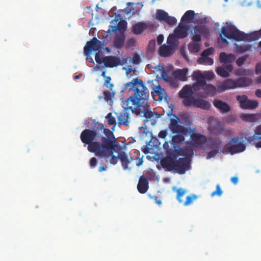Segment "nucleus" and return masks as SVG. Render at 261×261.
Here are the masks:
<instances>
[{
    "mask_svg": "<svg viewBox=\"0 0 261 261\" xmlns=\"http://www.w3.org/2000/svg\"><path fill=\"white\" fill-rule=\"evenodd\" d=\"M178 39L184 38L187 36V30L186 28L181 26L180 24L174 30L173 32Z\"/></svg>",
    "mask_w": 261,
    "mask_h": 261,
    "instance_id": "obj_29",
    "label": "nucleus"
},
{
    "mask_svg": "<svg viewBox=\"0 0 261 261\" xmlns=\"http://www.w3.org/2000/svg\"><path fill=\"white\" fill-rule=\"evenodd\" d=\"M186 106H192L194 107L200 108L203 110H208L210 108V103L206 100L198 98H191L186 100Z\"/></svg>",
    "mask_w": 261,
    "mask_h": 261,
    "instance_id": "obj_10",
    "label": "nucleus"
},
{
    "mask_svg": "<svg viewBox=\"0 0 261 261\" xmlns=\"http://www.w3.org/2000/svg\"><path fill=\"white\" fill-rule=\"evenodd\" d=\"M186 192V190L182 188H179L176 190V199L179 203H183L184 201L182 197Z\"/></svg>",
    "mask_w": 261,
    "mask_h": 261,
    "instance_id": "obj_38",
    "label": "nucleus"
},
{
    "mask_svg": "<svg viewBox=\"0 0 261 261\" xmlns=\"http://www.w3.org/2000/svg\"><path fill=\"white\" fill-rule=\"evenodd\" d=\"M255 95L259 98H261V90L257 89L255 91Z\"/></svg>",
    "mask_w": 261,
    "mask_h": 261,
    "instance_id": "obj_61",
    "label": "nucleus"
},
{
    "mask_svg": "<svg viewBox=\"0 0 261 261\" xmlns=\"http://www.w3.org/2000/svg\"><path fill=\"white\" fill-rule=\"evenodd\" d=\"M105 67L113 68L121 64V60L118 57L109 56L104 57L103 62Z\"/></svg>",
    "mask_w": 261,
    "mask_h": 261,
    "instance_id": "obj_16",
    "label": "nucleus"
},
{
    "mask_svg": "<svg viewBox=\"0 0 261 261\" xmlns=\"http://www.w3.org/2000/svg\"><path fill=\"white\" fill-rule=\"evenodd\" d=\"M155 19L160 22H165L169 25H174L177 22L175 17L169 16L167 12L161 9L156 10Z\"/></svg>",
    "mask_w": 261,
    "mask_h": 261,
    "instance_id": "obj_9",
    "label": "nucleus"
},
{
    "mask_svg": "<svg viewBox=\"0 0 261 261\" xmlns=\"http://www.w3.org/2000/svg\"><path fill=\"white\" fill-rule=\"evenodd\" d=\"M220 37L221 38V41L222 42V43H224V44H228V42L227 41V40L225 39V38H224L222 37V34L221 33L220 34Z\"/></svg>",
    "mask_w": 261,
    "mask_h": 261,
    "instance_id": "obj_63",
    "label": "nucleus"
},
{
    "mask_svg": "<svg viewBox=\"0 0 261 261\" xmlns=\"http://www.w3.org/2000/svg\"><path fill=\"white\" fill-rule=\"evenodd\" d=\"M124 43V38L123 36H118L115 38L114 41L115 46L117 48H121Z\"/></svg>",
    "mask_w": 261,
    "mask_h": 261,
    "instance_id": "obj_43",
    "label": "nucleus"
},
{
    "mask_svg": "<svg viewBox=\"0 0 261 261\" xmlns=\"http://www.w3.org/2000/svg\"><path fill=\"white\" fill-rule=\"evenodd\" d=\"M192 76L193 80L197 81L196 83L191 86L192 89V91H198L202 89L203 85L205 83V81L203 80V78H202V72L199 70L194 71Z\"/></svg>",
    "mask_w": 261,
    "mask_h": 261,
    "instance_id": "obj_13",
    "label": "nucleus"
},
{
    "mask_svg": "<svg viewBox=\"0 0 261 261\" xmlns=\"http://www.w3.org/2000/svg\"><path fill=\"white\" fill-rule=\"evenodd\" d=\"M231 181L234 185H236L238 182V178L237 176H233L231 178Z\"/></svg>",
    "mask_w": 261,
    "mask_h": 261,
    "instance_id": "obj_60",
    "label": "nucleus"
},
{
    "mask_svg": "<svg viewBox=\"0 0 261 261\" xmlns=\"http://www.w3.org/2000/svg\"><path fill=\"white\" fill-rule=\"evenodd\" d=\"M97 163V160L95 157H93L90 159V165L91 167H95Z\"/></svg>",
    "mask_w": 261,
    "mask_h": 261,
    "instance_id": "obj_54",
    "label": "nucleus"
},
{
    "mask_svg": "<svg viewBox=\"0 0 261 261\" xmlns=\"http://www.w3.org/2000/svg\"><path fill=\"white\" fill-rule=\"evenodd\" d=\"M195 33L208 36L210 34L208 29L204 25H197L194 27Z\"/></svg>",
    "mask_w": 261,
    "mask_h": 261,
    "instance_id": "obj_32",
    "label": "nucleus"
},
{
    "mask_svg": "<svg viewBox=\"0 0 261 261\" xmlns=\"http://www.w3.org/2000/svg\"><path fill=\"white\" fill-rule=\"evenodd\" d=\"M154 200L155 201V202L158 204V205H160L162 203V201L161 200H160L158 196H155L154 197Z\"/></svg>",
    "mask_w": 261,
    "mask_h": 261,
    "instance_id": "obj_62",
    "label": "nucleus"
},
{
    "mask_svg": "<svg viewBox=\"0 0 261 261\" xmlns=\"http://www.w3.org/2000/svg\"><path fill=\"white\" fill-rule=\"evenodd\" d=\"M164 149L166 151V156L161 161L162 167L167 171H174L176 159L178 156L177 149L170 148L169 143L165 142L163 145Z\"/></svg>",
    "mask_w": 261,
    "mask_h": 261,
    "instance_id": "obj_3",
    "label": "nucleus"
},
{
    "mask_svg": "<svg viewBox=\"0 0 261 261\" xmlns=\"http://www.w3.org/2000/svg\"><path fill=\"white\" fill-rule=\"evenodd\" d=\"M235 83H236V88H237L249 86L252 84V81L249 77H241L235 81Z\"/></svg>",
    "mask_w": 261,
    "mask_h": 261,
    "instance_id": "obj_25",
    "label": "nucleus"
},
{
    "mask_svg": "<svg viewBox=\"0 0 261 261\" xmlns=\"http://www.w3.org/2000/svg\"><path fill=\"white\" fill-rule=\"evenodd\" d=\"M195 12L193 10H188L185 12L182 16L181 21L184 22L185 21L191 20L194 17Z\"/></svg>",
    "mask_w": 261,
    "mask_h": 261,
    "instance_id": "obj_37",
    "label": "nucleus"
},
{
    "mask_svg": "<svg viewBox=\"0 0 261 261\" xmlns=\"http://www.w3.org/2000/svg\"><path fill=\"white\" fill-rule=\"evenodd\" d=\"M209 130L214 134H220L223 131V126L218 119L211 118L209 119Z\"/></svg>",
    "mask_w": 261,
    "mask_h": 261,
    "instance_id": "obj_14",
    "label": "nucleus"
},
{
    "mask_svg": "<svg viewBox=\"0 0 261 261\" xmlns=\"http://www.w3.org/2000/svg\"><path fill=\"white\" fill-rule=\"evenodd\" d=\"M222 194V191L220 188V185L219 184H218L216 186V190L214 191V192H213L211 194V196L212 197H214L216 195H217L218 196H221Z\"/></svg>",
    "mask_w": 261,
    "mask_h": 261,
    "instance_id": "obj_45",
    "label": "nucleus"
},
{
    "mask_svg": "<svg viewBox=\"0 0 261 261\" xmlns=\"http://www.w3.org/2000/svg\"><path fill=\"white\" fill-rule=\"evenodd\" d=\"M154 93L162 98L166 95V91L164 89L162 88L160 85L154 87L153 89Z\"/></svg>",
    "mask_w": 261,
    "mask_h": 261,
    "instance_id": "obj_42",
    "label": "nucleus"
},
{
    "mask_svg": "<svg viewBox=\"0 0 261 261\" xmlns=\"http://www.w3.org/2000/svg\"><path fill=\"white\" fill-rule=\"evenodd\" d=\"M106 169V167H105L104 166H101L99 167L98 171L99 172H102L103 171H105Z\"/></svg>",
    "mask_w": 261,
    "mask_h": 261,
    "instance_id": "obj_64",
    "label": "nucleus"
},
{
    "mask_svg": "<svg viewBox=\"0 0 261 261\" xmlns=\"http://www.w3.org/2000/svg\"><path fill=\"white\" fill-rule=\"evenodd\" d=\"M214 106L222 113H228L230 110L229 105L221 100H215Z\"/></svg>",
    "mask_w": 261,
    "mask_h": 261,
    "instance_id": "obj_21",
    "label": "nucleus"
},
{
    "mask_svg": "<svg viewBox=\"0 0 261 261\" xmlns=\"http://www.w3.org/2000/svg\"><path fill=\"white\" fill-rule=\"evenodd\" d=\"M197 62L199 64H202L204 65H211L213 64L214 61L213 60L209 57L206 58H199Z\"/></svg>",
    "mask_w": 261,
    "mask_h": 261,
    "instance_id": "obj_41",
    "label": "nucleus"
},
{
    "mask_svg": "<svg viewBox=\"0 0 261 261\" xmlns=\"http://www.w3.org/2000/svg\"><path fill=\"white\" fill-rule=\"evenodd\" d=\"M103 96L105 100L108 102L111 99V93L110 91H105L103 92Z\"/></svg>",
    "mask_w": 261,
    "mask_h": 261,
    "instance_id": "obj_53",
    "label": "nucleus"
},
{
    "mask_svg": "<svg viewBox=\"0 0 261 261\" xmlns=\"http://www.w3.org/2000/svg\"><path fill=\"white\" fill-rule=\"evenodd\" d=\"M193 93L192 89L190 86H185L179 92L178 96L181 98H184L183 100V104L186 106V100L191 98H193L192 95Z\"/></svg>",
    "mask_w": 261,
    "mask_h": 261,
    "instance_id": "obj_18",
    "label": "nucleus"
},
{
    "mask_svg": "<svg viewBox=\"0 0 261 261\" xmlns=\"http://www.w3.org/2000/svg\"><path fill=\"white\" fill-rule=\"evenodd\" d=\"M178 38L173 33L172 34L169 35L167 38V43L168 45H172V47L176 48V46L177 45Z\"/></svg>",
    "mask_w": 261,
    "mask_h": 261,
    "instance_id": "obj_34",
    "label": "nucleus"
},
{
    "mask_svg": "<svg viewBox=\"0 0 261 261\" xmlns=\"http://www.w3.org/2000/svg\"><path fill=\"white\" fill-rule=\"evenodd\" d=\"M201 40V35L198 34H195V35H194L192 38V42H195L199 43Z\"/></svg>",
    "mask_w": 261,
    "mask_h": 261,
    "instance_id": "obj_51",
    "label": "nucleus"
},
{
    "mask_svg": "<svg viewBox=\"0 0 261 261\" xmlns=\"http://www.w3.org/2000/svg\"><path fill=\"white\" fill-rule=\"evenodd\" d=\"M168 115L172 117L170 118V123L168 125V128L172 134L188 133V128L185 127L184 126L179 124L180 120L176 115L173 114L172 113L168 114Z\"/></svg>",
    "mask_w": 261,
    "mask_h": 261,
    "instance_id": "obj_6",
    "label": "nucleus"
},
{
    "mask_svg": "<svg viewBox=\"0 0 261 261\" xmlns=\"http://www.w3.org/2000/svg\"><path fill=\"white\" fill-rule=\"evenodd\" d=\"M200 48V43L195 42H191L188 44V49L191 53H198Z\"/></svg>",
    "mask_w": 261,
    "mask_h": 261,
    "instance_id": "obj_36",
    "label": "nucleus"
},
{
    "mask_svg": "<svg viewBox=\"0 0 261 261\" xmlns=\"http://www.w3.org/2000/svg\"><path fill=\"white\" fill-rule=\"evenodd\" d=\"M237 99L240 102L241 108L244 109L252 110L258 106L257 101L248 100V97L245 95L238 96Z\"/></svg>",
    "mask_w": 261,
    "mask_h": 261,
    "instance_id": "obj_11",
    "label": "nucleus"
},
{
    "mask_svg": "<svg viewBox=\"0 0 261 261\" xmlns=\"http://www.w3.org/2000/svg\"><path fill=\"white\" fill-rule=\"evenodd\" d=\"M118 158L121 162L122 166L124 169H127L128 168V164L130 162L127 155L124 152H122L119 154Z\"/></svg>",
    "mask_w": 261,
    "mask_h": 261,
    "instance_id": "obj_33",
    "label": "nucleus"
},
{
    "mask_svg": "<svg viewBox=\"0 0 261 261\" xmlns=\"http://www.w3.org/2000/svg\"><path fill=\"white\" fill-rule=\"evenodd\" d=\"M147 28V24L143 22H139L133 26V32L135 34H141Z\"/></svg>",
    "mask_w": 261,
    "mask_h": 261,
    "instance_id": "obj_27",
    "label": "nucleus"
},
{
    "mask_svg": "<svg viewBox=\"0 0 261 261\" xmlns=\"http://www.w3.org/2000/svg\"><path fill=\"white\" fill-rule=\"evenodd\" d=\"M198 196L195 194H191L187 196L186 199L184 201L182 204L185 206H188L194 202L197 198Z\"/></svg>",
    "mask_w": 261,
    "mask_h": 261,
    "instance_id": "obj_35",
    "label": "nucleus"
},
{
    "mask_svg": "<svg viewBox=\"0 0 261 261\" xmlns=\"http://www.w3.org/2000/svg\"><path fill=\"white\" fill-rule=\"evenodd\" d=\"M235 81L231 79H226L217 85L219 92H224L227 90L236 88Z\"/></svg>",
    "mask_w": 261,
    "mask_h": 261,
    "instance_id": "obj_15",
    "label": "nucleus"
},
{
    "mask_svg": "<svg viewBox=\"0 0 261 261\" xmlns=\"http://www.w3.org/2000/svg\"><path fill=\"white\" fill-rule=\"evenodd\" d=\"M188 72L187 68L182 69H177L174 72L175 77L181 81H186L187 80V74Z\"/></svg>",
    "mask_w": 261,
    "mask_h": 261,
    "instance_id": "obj_26",
    "label": "nucleus"
},
{
    "mask_svg": "<svg viewBox=\"0 0 261 261\" xmlns=\"http://www.w3.org/2000/svg\"><path fill=\"white\" fill-rule=\"evenodd\" d=\"M190 138L193 144L196 147H200L206 142V138L201 134L192 133Z\"/></svg>",
    "mask_w": 261,
    "mask_h": 261,
    "instance_id": "obj_17",
    "label": "nucleus"
},
{
    "mask_svg": "<svg viewBox=\"0 0 261 261\" xmlns=\"http://www.w3.org/2000/svg\"><path fill=\"white\" fill-rule=\"evenodd\" d=\"M148 187V181L147 179L144 175H142L139 178V182L137 185L138 191L141 194H144L147 192Z\"/></svg>",
    "mask_w": 261,
    "mask_h": 261,
    "instance_id": "obj_19",
    "label": "nucleus"
},
{
    "mask_svg": "<svg viewBox=\"0 0 261 261\" xmlns=\"http://www.w3.org/2000/svg\"><path fill=\"white\" fill-rule=\"evenodd\" d=\"M221 33L226 38L229 39H233L237 41H250V34H246L241 32L233 25L227 27H222L221 29Z\"/></svg>",
    "mask_w": 261,
    "mask_h": 261,
    "instance_id": "obj_5",
    "label": "nucleus"
},
{
    "mask_svg": "<svg viewBox=\"0 0 261 261\" xmlns=\"http://www.w3.org/2000/svg\"><path fill=\"white\" fill-rule=\"evenodd\" d=\"M214 49L213 47H209L207 49H204L201 54L200 58H206L208 56L211 55L213 54Z\"/></svg>",
    "mask_w": 261,
    "mask_h": 261,
    "instance_id": "obj_44",
    "label": "nucleus"
},
{
    "mask_svg": "<svg viewBox=\"0 0 261 261\" xmlns=\"http://www.w3.org/2000/svg\"><path fill=\"white\" fill-rule=\"evenodd\" d=\"M111 78L110 76H107L105 78V84L104 85L106 86L108 88H109L110 90L112 89L113 87V84L111 83Z\"/></svg>",
    "mask_w": 261,
    "mask_h": 261,
    "instance_id": "obj_48",
    "label": "nucleus"
},
{
    "mask_svg": "<svg viewBox=\"0 0 261 261\" xmlns=\"http://www.w3.org/2000/svg\"><path fill=\"white\" fill-rule=\"evenodd\" d=\"M242 119L249 122H255L258 121L261 118V114H244L241 116Z\"/></svg>",
    "mask_w": 261,
    "mask_h": 261,
    "instance_id": "obj_24",
    "label": "nucleus"
},
{
    "mask_svg": "<svg viewBox=\"0 0 261 261\" xmlns=\"http://www.w3.org/2000/svg\"><path fill=\"white\" fill-rule=\"evenodd\" d=\"M190 159L187 157L180 158L176 160L174 171L178 174H183L190 169Z\"/></svg>",
    "mask_w": 261,
    "mask_h": 261,
    "instance_id": "obj_7",
    "label": "nucleus"
},
{
    "mask_svg": "<svg viewBox=\"0 0 261 261\" xmlns=\"http://www.w3.org/2000/svg\"><path fill=\"white\" fill-rule=\"evenodd\" d=\"M202 89L208 95L214 96L217 93V89L214 86L211 84H206V83L203 85Z\"/></svg>",
    "mask_w": 261,
    "mask_h": 261,
    "instance_id": "obj_31",
    "label": "nucleus"
},
{
    "mask_svg": "<svg viewBox=\"0 0 261 261\" xmlns=\"http://www.w3.org/2000/svg\"><path fill=\"white\" fill-rule=\"evenodd\" d=\"M127 22L125 20H120L117 25H111L112 31L116 33L118 31H125L126 29Z\"/></svg>",
    "mask_w": 261,
    "mask_h": 261,
    "instance_id": "obj_30",
    "label": "nucleus"
},
{
    "mask_svg": "<svg viewBox=\"0 0 261 261\" xmlns=\"http://www.w3.org/2000/svg\"><path fill=\"white\" fill-rule=\"evenodd\" d=\"M103 43L96 37H93L91 40L88 41L84 48V52L87 57L90 55L93 50L97 51L95 54V61L98 64L103 63L104 62V57H102L101 52L103 48Z\"/></svg>",
    "mask_w": 261,
    "mask_h": 261,
    "instance_id": "obj_4",
    "label": "nucleus"
},
{
    "mask_svg": "<svg viewBox=\"0 0 261 261\" xmlns=\"http://www.w3.org/2000/svg\"><path fill=\"white\" fill-rule=\"evenodd\" d=\"M136 41L134 38L129 39L127 41V46L128 47L135 46L136 45Z\"/></svg>",
    "mask_w": 261,
    "mask_h": 261,
    "instance_id": "obj_52",
    "label": "nucleus"
},
{
    "mask_svg": "<svg viewBox=\"0 0 261 261\" xmlns=\"http://www.w3.org/2000/svg\"><path fill=\"white\" fill-rule=\"evenodd\" d=\"M223 67H224L225 70L228 72H231L232 70V66L230 64L225 65Z\"/></svg>",
    "mask_w": 261,
    "mask_h": 261,
    "instance_id": "obj_59",
    "label": "nucleus"
},
{
    "mask_svg": "<svg viewBox=\"0 0 261 261\" xmlns=\"http://www.w3.org/2000/svg\"><path fill=\"white\" fill-rule=\"evenodd\" d=\"M239 140V138L238 137L232 138L231 141L229 142L228 145H230L231 143H233L236 144L226 146L225 147V150L231 154L242 152L244 151L246 148V146L243 142L238 143Z\"/></svg>",
    "mask_w": 261,
    "mask_h": 261,
    "instance_id": "obj_8",
    "label": "nucleus"
},
{
    "mask_svg": "<svg viewBox=\"0 0 261 261\" xmlns=\"http://www.w3.org/2000/svg\"><path fill=\"white\" fill-rule=\"evenodd\" d=\"M219 150L218 148L212 150L207 153V159H211L215 156V155L218 153Z\"/></svg>",
    "mask_w": 261,
    "mask_h": 261,
    "instance_id": "obj_49",
    "label": "nucleus"
},
{
    "mask_svg": "<svg viewBox=\"0 0 261 261\" xmlns=\"http://www.w3.org/2000/svg\"><path fill=\"white\" fill-rule=\"evenodd\" d=\"M175 48L171 45H164L160 48V55L162 57H167L171 56L174 53Z\"/></svg>",
    "mask_w": 261,
    "mask_h": 261,
    "instance_id": "obj_20",
    "label": "nucleus"
},
{
    "mask_svg": "<svg viewBox=\"0 0 261 261\" xmlns=\"http://www.w3.org/2000/svg\"><path fill=\"white\" fill-rule=\"evenodd\" d=\"M133 89V93L126 100L123 101L122 107L124 110L118 116L120 125L128 126L129 123V113L127 110H130L133 113L139 115L145 123L150 122V124H155L158 114L151 111L148 104L149 92L142 80L133 79L130 82L124 84V89Z\"/></svg>",
    "mask_w": 261,
    "mask_h": 261,
    "instance_id": "obj_1",
    "label": "nucleus"
},
{
    "mask_svg": "<svg viewBox=\"0 0 261 261\" xmlns=\"http://www.w3.org/2000/svg\"><path fill=\"white\" fill-rule=\"evenodd\" d=\"M162 77L165 81H168L170 78L168 74L166 73L164 69H163L162 72Z\"/></svg>",
    "mask_w": 261,
    "mask_h": 261,
    "instance_id": "obj_57",
    "label": "nucleus"
},
{
    "mask_svg": "<svg viewBox=\"0 0 261 261\" xmlns=\"http://www.w3.org/2000/svg\"><path fill=\"white\" fill-rule=\"evenodd\" d=\"M245 140L253 144L257 148H261V124L257 126L252 136L245 137Z\"/></svg>",
    "mask_w": 261,
    "mask_h": 261,
    "instance_id": "obj_12",
    "label": "nucleus"
},
{
    "mask_svg": "<svg viewBox=\"0 0 261 261\" xmlns=\"http://www.w3.org/2000/svg\"><path fill=\"white\" fill-rule=\"evenodd\" d=\"M132 62L134 64H139L141 62L140 56L137 54H135L132 58Z\"/></svg>",
    "mask_w": 261,
    "mask_h": 261,
    "instance_id": "obj_50",
    "label": "nucleus"
},
{
    "mask_svg": "<svg viewBox=\"0 0 261 261\" xmlns=\"http://www.w3.org/2000/svg\"><path fill=\"white\" fill-rule=\"evenodd\" d=\"M234 45L236 51L240 54L250 51L252 49V45L251 44L239 45L235 43Z\"/></svg>",
    "mask_w": 261,
    "mask_h": 261,
    "instance_id": "obj_28",
    "label": "nucleus"
},
{
    "mask_svg": "<svg viewBox=\"0 0 261 261\" xmlns=\"http://www.w3.org/2000/svg\"><path fill=\"white\" fill-rule=\"evenodd\" d=\"M106 119L107 120V124L109 126L114 125V127L112 128V129L113 130L116 124L115 118L112 116V114L111 113H109L106 116Z\"/></svg>",
    "mask_w": 261,
    "mask_h": 261,
    "instance_id": "obj_39",
    "label": "nucleus"
},
{
    "mask_svg": "<svg viewBox=\"0 0 261 261\" xmlns=\"http://www.w3.org/2000/svg\"><path fill=\"white\" fill-rule=\"evenodd\" d=\"M236 59V56L232 54H227L224 52H222L219 55V60L221 63H231Z\"/></svg>",
    "mask_w": 261,
    "mask_h": 261,
    "instance_id": "obj_23",
    "label": "nucleus"
},
{
    "mask_svg": "<svg viewBox=\"0 0 261 261\" xmlns=\"http://www.w3.org/2000/svg\"><path fill=\"white\" fill-rule=\"evenodd\" d=\"M217 73L221 76L227 77L229 75V72L222 66L218 67L216 69Z\"/></svg>",
    "mask_w": 261,
    "mask_h": 261,
    "instance_id": "obj_40",
    "label": "nucleus"
},
{
    "mask_svg": "<svg viewBox=\"0 0 261 261\" xmlns=\"http://www.w3.org/2000/svg\"><path fill=\"white\" fill-rule=\"evenodd\" d=\"M248 58L247 55H245L244 56H242L239 57L236 61V64L239 66L240 67L242 66L245 63V61L247 60Z\"/></svg>",
    "mask_w": 261,
    "mask_h": 261,
    "instance_id": "obj_47",
    "label": "nucleus"
},
{
    "mask_svg": "<svg viewBox=\"0 0 261 261\" xmlns=\"http://www.w3.org/2000/svg\"><path fill=\"white\" fill-rule=\"evenodd\" d=\"M164 36L162 34H160L159 35L158 37H157V39H156V40H157V42H158V44L159 45H161L163 41H164Z\"/></svg>",
    "mask_w": 261,
    "mask_h": 261,
    "instance_id": "obj_58",
    "label": "nucleus"
},
{
    "mask_svg": "<svg viewBox=\"0 0 261 261\" xmlns=\"http://www.w3.org/2000/svg\"><path fill=\"white\" fill-rule=\"evenodd\" d=\"M202 78L205 81L207 80L208 81L212 80L214 77V74L213 72H205L204 74L202 73Z\"/></svg>",
    "mask_w": 261,
    "mask_h": 261,
    "instance_id": "obj_46",
    "label": "nucleus"
},
{
    "mask_svg": "<svg viewBox=\"0 0 261 261\" xmlns=\"http://www.w3.org/2000/svg\"><path fill=\"white\" fill-rule=\"evenodd\" d=\"M255 73L257 74H261V62L256 64L255 66Z\"/></svg>",
    "mask_w": 261,
    "mask_h": 261,
    "instance_id": "obj_55",
    "label": "nucleus"
},
{
    "mask_svg": "<svg viewBox=\"0 0 261 261\" xmlns=\"http://www.w3.org/2000/svg\"><path fill=\"white\" fill-rule=\"evenodd\" d=\"M92 129H85L80 135L81 141L88 145V150L97 156L108 158L110 162L115 165L118 162V156L114 152L117 146V141L112 130L106 127L105 124L92 120Z\"/></svg>",
    "mask_w": 261,
    "mask_h": 261,
    "instance_id": "obj_2",
    "label": "nucleus"
},
{
    "mask_svg": "<svg viewBox=\"0 0 261 261\" xmlns=\"http://www.w3.org/2000/svg\"><path fill=\"white\" fill-rule=\"evenodd\" d=\"M167 135V130L166 129L165 130H161L159 134V137L161 138H165L166 136Z\"/></svg>",
    "mask_w": 261,
    "mask_h": 261,
    "instance_id": "obj_56",
    "label": "nucleus"
},
{
    "mask_svg": "<svg viewBox=\"0 0 261 261\" xmlns=\"http://www.w3.org/2000/svg\"><path fill=\"white\" fill-rule=\"evenodd\" d=\"M175 134L176 135L173 136L172 138V142L170 143L171 145L170 148H174V147H175V148L177 149V146H176L175 145L184 142L185 140V136L187 134L175 133Z\"/></svg>",
    "mask_w": 261,
    "mask_h": 261,
    "instance_id": "obj_22",
    "label": "nucleus"
}]
</instances>
